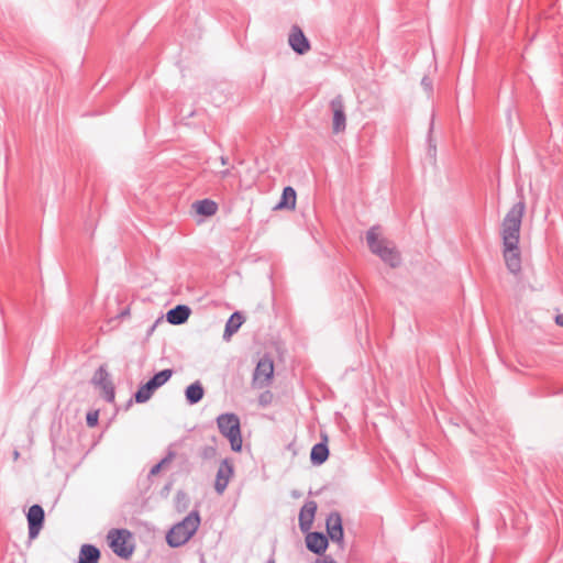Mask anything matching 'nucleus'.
I'll list each match as a JSON object with an SVG mask.
<instances>
[{"label":"nucleus","instance_id":"nucleus-36","mask_svg":"<svg viewBox=\"0 0 563 563\" xmlns=\"http://www.w3.org/2000/svg\"><path fill=\"white\" fill-rule=\"evenodd\" d=\"M155 327L156 324H153L150 332L154 331Z\"/></svg>","mask_w":563,"mask_h":563},{"label":"nucleus","instance_id":"nucleus-7","mask_svg":"<svg viewBox=\"0 0 563 563\" xmlns=\"http://www.w3.org/2000/svg\"><path fill=\"white\" fill-rule=\"evenodd\" d=\"M274 374V363L271 357H262L253 373V386L255 388H264L269 385Z\"/></svg>","mask_w":563,"mask_h":563},{"label":"nucleus","instance_id":"nucleus-8","mask_svg":"<svg viewBox=\"0 0 563 563\" xmlns=\"http://www.w3.org/2000/svg\"><path fill=\"white\" fill-rule=\"evenodd\" d=\"M327 534L332 542L339 544L340 549L344 548V531L342 526V517L338 511H332L327 518Z\"/></svg>","mask_w":563,"mask_h":563},{"label":"nucleus","instance_id":"nucleus-19","mask_svg":"<svg viewBox=\"0 0 563 563\" xmlns=\"http://www.w3.org/2000/svg\"><path fill=\"white\" fill-rule=\"evenodd\" d=\"M203 395L205 389L199 380L190 384L185 390V397L189 405L198 404L203 398Z\"/></svg>","mask_w":563,"mask_h":563},{"label":"nucleus","instance_id":"nucleus-24","mask_svg":"<svg viewBox=\"0 0 563 563\" xmlns=\"http://www.w3.org/2000/svg\"><path fill=\"white\" fill-rule=\"evenodd\" d=\"M176 456V453L172 450H169L167 452V455L162 459L157 464H155L151 471H150V475H156L159 473V471L162 470L163 466L169 464Z\"/></svg>","mask_w":563,"mask_h":563},{"label":"nucleus","instance_id":"nucleus-6","mask_svg":"<svg viewBox=\"0 0 563 563\" xmlns=\"http://www.w3.org/2000/svg\"><path fill=\"white\" fill-rule=\"evenodd\" d=\"M131 532L126 529H112L108 532L109 545L113 553L122 559H129L134 551V547L129 543Z\"/></svg>","mask_w":563,"mask_h":563},{"label":"nucleus","instance_id":"nucleus-32","mask_svg":"<svg viewBox=\"0 0 563 563\" xmlns=\"http://www.w3.org/2000/svg\"><path fill=\"white\" fill-rule=\"evenodd\" d=\"M19 456H20V453H19V451H16V450H15V451L13 452V459H14V460H18V459H19Z\"/></svg>","mask_w":563,"mask_h":563},{"label":"nucleus","instance_id":"nucleus-30","mask_svg":"<svg viewBox=\"0 0 563 563\" xmlns=\"http://www.w3.org/2000/svg\"><path fill=\"white\" fill-rule=\"evenodd\" d=\"M555 322H556L559 325L563 327V314H559V316H556V318H555Z\"/></svg>","mask_w":563,"mask_h":563},{"label":"nucleus","instance_id":"nucleus-15","mask_svg":"<svg viewBox=\"0 0 563 563\" xmlns=\"http://www.w3.org/2000/svg\"><path fill=\"white\" fill-rule=\"evenodd\" d=\"M317 508L318 506L314 500H307L301 507L299 512V528L302 532H308L311 529Z\"/></svg>","mask_w":563,"mask_h":563},{"label":"nucleus","instance_id":"nucleus-20","mask_svg":"<svg viewBox=\"0 0 563 563\" xmlns=\"http://www.w3.org/2000/svg\"><path fill=\"white\" fill-rule=\"evenodd\" d=\"M243 323V317L240 312L235 311L231 314L225 323L223 338L228 340L233 333H235Z\"/></svg>","mask_w":563,"mask_h":563},{"label":"nucleus","instance_id":"nucleus-22","mask_svg":"<svg viewBox=\"0 0 563 563\" xmlns=\"http://www.w3.org/2000/svg\"><path fill=\"white\" fill-rule=\"evenodd\" d=\"M197 213L201 216H213L218 210V205L210 199H203L195 202Z\"/></svg>","mask_w":563,"mask_h":563},{"label":"nucleus","instance_id":"nucleus-2","mask_svg":"<svg viewBox=\"0 0 563 563\" xmlns=\"http://www.w3.org/2000/svg\"><path fill=\"white\" fill-rule=\"evenodd\" d=\"M200 526V515L197 509L191 510L181 521L175 523L166 533V542L170 548L186 544L197 532Z\"/></svg>","mask_w":563,"mask_h":563},{"label":"nucleus","instance_id":"nucleus-13","mask_svg":"<svg viewBox=\"0 0 563 563\" xmlns=\"http://www.w3.org/2000/svg\"><path fill=\"white\" fill-rule=\"evenodd\" d=\"M288 43L294 52L299 55H303L310 49V43L308 38L303 34L302 30L297 25L291 27Z\"/></svg>","mask_w":563,"mask_h":563},{"label":"nucleus","instance_id":"nucleus-5","mask_svg":"<svg viewBox=\"0 0 563 563\" xmlns=\"http://www.w3.org/2000/svg\"><path fill=\"white\" fill-rule=\"evenodd\" d=\"M173 373L174 372L170 368H166L156 373L151 379L139 387L134 394L135 401L137 404L146 402L157 388L168 382V379L173 376Z\"/></svg>","mask_w":563,"mask_h":563},{"label":"nucleus","instance_id":"nucleus-14","mask_svg":"<svg viewBox=\"0 0 563 563\" xmlns=\"http://www.w3.org/2000/svg\"><path fill=\"white\" fill-rule=\"evenodd\" d=\"M307 549L318 555L325 552L329 545L328 537L322 532H309L306 536Z\"/></svg>","mask_w":563,"mask_h":563},{"label":"nucleus","instance_id":"nucleus-18","mask_svg":"<svg viewBox=\"0 0 563 563\" xmlns=\"http://www.w3.org/2000/svg\"><path fill=\"white\" fill-rule=\"evenodd\" d=\"M329 457V449L325 442L316 443L310 452V461L313 465L323 464Z\"/></svg>","mask_w":563,"mask_h":563},{"label":"nucleus","instance_id":"nucleus-35","mask_svg":"<svg viewBox=\"0 0 563 563\" xmlns=\"http://www.w3.org/2000/svg\"><path fill=\"white\" fill-rule=\"evenodd\" d=\"M267 563H275V560L272 558Z\"/></svg>","mask_w":563,"mask_h":563},{"label":"nucleus","instance_id":"nucleus-9","mask_svg":"<svg viewBox=\"0 0 563 563\" xmlns=\"http://www.w3.org/2000/svg\"><path fill=\"white\" fill-rule=\"evenodd\" d=\"M330 108L333 113L332 130L333 133L339 134L346 128V115L343 97L341 95L335 96L330 101Z\"/></svg>","mask_w":563,"mask_h":563},{"label":"nucleus","instance_id":"nucleus-17","mask_svg":"<svg viewBox=\"0 0 563 563\" xmlns=\"http://www.w3.org/2000/svg\"><path fill=\"white\" fill-rule=\"evenodd\" d=\"M100 555V550L96 545L82 544L79 550L78 563H98Z\"/></svg>","mask_w":563,"mask_h":563},{"label":"nucleus","instance_id":"nucleus-16","mask_svg":"<svg viewBox=\"0 0 563 563\" xmlns=\"http://www.w3.org/2000/svg\"><path fill=\"white\" fill-rule=\"evenodd\" d=\"M190 313L191 310L188 306L178 305L167 311L166 319L173 325H180L188 320Z\"/></svg>","mask_w":563,"mask_h":563},{"label":"nucleus","instance_id":"nucleus-34","mask_svg":"<svg viewBox=\"0 0 563 563\" xmlns=\"http://www.w3.org/2000/svg\"><path fill=\"white\" fill-rule=\"evenodd\" d=\"M432 128H433V120L430 122V132L432 131Z\"/></svg>","mask_w":563,"mask_h":563},{"label":"nucleus","instance_id":"nucleus-27","mask_svg":"<svg viewBox=\"0 0 563 563\" xmlns=\"http://www.w3.org/2000/svg\"><path fill=\"white\" fill-rule=\"evenodd\" d=\"M87 426L88 427H95L98 423V411H91L87 413L86 417Z\"/></svg>","mask_w":563,"mask_h":563},{"label":"nucleus","instance_id":"nucleus-31","mask_svg":"<svg viewBox=\"0 0 563 563\" xmlns=\"http://www.w3.org/2000/svg\"><path fill=\"white\" fill-rule=\"evenodd\" d=\"M220 161H221V164H222V165H227V164L229 163V159H228V157H225V156H221V157H220Z\"/></svg>","mask_w":563,"mask_h":563},{"label":"nucleus","instance_id":"nucleus-33","mask_svg":"<svg viewBox=\"0 0 563 563\" xmlns=\"http://www.w3.org/2000/svg\"><path fill=\"white\" fill-rule=\"evenodd\" d=\"M264 397H265L264 395L261 396V402H265L266 401V398H264Z\"/></svg>","mask_w":563,"mask_h":563},{"label":"nucleus","instance_id":"nucleus-11","mask_svg":"<svg viewBox=\"0 0 563 563\" xmlns=\"http://www.w3.org/2000/svg\"><path fill=\"white\" fill-rule=\"evenodd\" d=\"M26 518L29 523V538L35 539L44 525V509L42 508V506L35 504L29 508Z\"/></svg>","mask_w":563,"mask_h":563},{"label":"nucleus","instance_id":"nucleus-4","mask_svg":"<svg viewBox=\"0 0 563 563\" xmlns=\"http://www.w3.org/2000/svg\"><path fill=\"white\" fill-rule=\"evenodd\" d=\"M217 426L220 433L229 440L231 450L241 452L243 440L240 418L233 412L221 413L217 417Z\"/></svg>","mask_w":563,"mask_h":563},{"label":"nucleus","instance_id":"nucleus-25","mask_svg":"<svg viewBox=\"0 0 563 563\" xmlns=\"http://www.w3.org/2000/svg\"><path fill=\"white\" fill-rule=\"evenodd\" d=\"M175 500H176V508L178 511L186 510L189 498L184 490H178L176 493Z\"/></svg>","mask_w":563,"mask_h":563},{"label":"nucleus","instance_id":"nucleus-26","mask_svg":"<svg viewBox=\"0 0 563 563\" xmlns=\"http://www.w3.org/2000/svg\"><path fill=\"white\" fill-rule=\"evenodd\" d=\"M421 86L429 96L432 95L433 84H432V80L428 76L422 77Z\"/></svg>","mask_w":563,"mask_h":563},{"label":"nucleus","instance_id":"nucleus-12","mask_svg":"<svg viewBox=\"0 0 563 563\" xmlns=\"http://www.w3.org/2000/svg\"><path fill=\"white\" fill-rule=\"evenodd\" d=\"M93 383L100 386L103 390V398L108 402H112L114 400V387L111 380L109 379V374L104 367H99L93 376Z\"/></svg>","mask_w":563,"mask_h":563},{"label":"nucleus","instance_id":"nucleus-21","mask_svg":"<svg viewBox=\"0 0 563 563\" xmlns=\"http://www.w3.org/2000/svg\"><path fill=\"white\" fill-rule=\"evenodd\" d=\"M296 206V191L292 187H285L282 194L280 201L277 203L276 209H294Z\"/></svg>","mask_w":563,"mask_h":563},{"label":"nucleus","instance_id":"nucleus-10","mask_svg":"<svg viewBox=\"0 0 563 563\" xmlns=\"http://www.w3.org/2000/svg\"><path fill=\"white\" fill-rule=\"evenodd\" d=\"M233 474L234 467L232 461L230 459L222 460L217 471L214 481V490L219 495H222L224 493Z\"/></svg>","mask_w":563,"mask_h":563},{"label":"nucleus","instance_id":"nucleus-28","mask_svg":"<svg viewBox=\"0 0 563 563\" xmlns=\"http://www.w3.org/2000/svg\"><path fill=\"white\" fill-rule=\"evenodd\" d=\"M316 563H336L331 556H324L323 559H318Z\"/></svg>","mask_w":563,"mask_h":563},{"label":"nucleus","instance_id":"nucleus-1","mask_svg":"<svg viewBox=\"0 0 563 563\" xmlns=\"http://www.w3.org/2000/svg\"><path fill=\"white\" fill-rule=\"evenodd\" d=\"M525 211L526 203L521 198L509 209L501 223L504 258L508 271L512 274L521 271L519 239Z\"/></svg>","mask_w":563,"mask_h":563},{"label":"nucleus","instance_id":"nucleus-29","mask_svg":"<svg viewBox=\"0 0 563 563\" xmlns=\"http://www.w3.org/2000/svg\"><path fill=\"white\" fill-rule=\"evenodd\" d=\"M221 178H225L230 175V169H224L219 173Z\"/></svg>","mask_w":563,"mask_h":563},{"label":"nucleus","instance_id":"nucleus-3","mask_svg":"<svg viewBox=\"0 0 563 563\" xmlns=\"http://www.w3.org/2000/svg\"><path fill=\"white\" fill-rule=\"evenodd\" d=\"M378 231L379 227H372L366 233L369 250L390 267L399 266L401 262L399 252L390 241L380 239Z\"/></svg>","mask_w":563,"mask_h":563},{"label":"nucleus","instance_id":"nucleus-23","mask_svg":"<svg viewBox=\"0 0 563 563\" xmlns=\"http://www.w3.org/2000/svg\"><path fill=\"white\" fill-rule=\"evenodd\" d=\"M210 440H211V444L203 445L199 449V456L203 461H211V460L216 459V456L218 454L217 438L212 437Z\"/></svg>","mask_w":563,"mask_h":563}]
</instances>
